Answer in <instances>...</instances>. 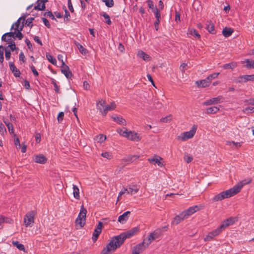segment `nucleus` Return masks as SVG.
<instances>
[{
    "instance_id": "f257e3e1",
    "label": "nucleus",
    "mask_w": 254,
    "mask_h": 254,
    "mask_svg": "<svg viewBox=\"0 0 254 254\" xmlns=\"http://www.w3.org/2000/svg\"><path fill=\"white\" fill-rule=\"evenodd\" d=\"M133 232L128 231L112 238L110 243L102 250L101 254H109L111 251H114L120 247L125 241L133 236Z\"/></svg>"
},
{
    "instance_id": "f03ea898",
    "label": "nucleus",
    "mask_w": 254,
    "mask_h": 254,
    "mask_svg": "<svg viewBox=\"0 0 254 254\" xmlns=\"http://www.w3.org/2000/svg\"><path fill=\"white\" fill-rule=\"evenodd\" d=\"M250 182L251 181H249L248 183H245L243 181L241 182L242 185L241 186L236 185L230 189H229L226 191H223L219 194L215 195L211 199V201L212 202H217L221 201L225 198H229L239 192L241 190V188L243 185L249 184L250 183Z\"/></svg>"
},
{
    "instance_id": "7ed1b4c3",
    "label": "nucleus",
    "mask_w": 254,
    "mask_h": 254,
    "mask_svg": "<svg viewBox=\"0 0 254 254\" xmlns=\"http://www.w3.org/2000/svg\"><path fill=\"white\" fill-rule=\"evenodd\" d=\"M87 210L82 205L81 206L80 212L75 220V223L76 226L79 227V228L83 227L85 224L86 215Z\"/></svg>"
},
{
    "instance_id": "20e7f679",
    "label": "nucleus",
    "mask_w": 254,
    "mask_h": 254,
    "mask_svg": "<svg viewBox=\"0 0 254 254\" xmlns=\"http://www.w3.org/2000/svg\"><path fill=\"white\" fill-rule=\"evenodd\" d=\"M37 212L35 210L30 211L27 212L24 217V224L25 227H32L34 223L35 216Z\"/></svg>"
},
{
    "instance_id": "39448f33",
    "label": "nucleus",
    "mask_w": 254,
    "mask_h": 254,
    "mask_svg": "<svg viewBox=\"0 0 254 254\" xmlns=\"http://www.w3.org/2000/svg\"><path fill=\"white\" fill-rule=\"evenodd\" d=\"M197 126L193 125L191 129L189 131H185L178 136L177 139L182 141H185L192 138L195 133Z\"/></svg>"
},
{
    "instance_id": "423d86ee",
    "label": "nucleus",
    "mask_w": 254,
    "mask_h": 254,
    "mask_svg": "<svg viewBox=\"0 0 254 254\" xmlns=\"http://www.w3.org/2000/svg\"><path fill=\"white\" fill-rule=\"evenodd\" d=\"M162 233V229H157L151 233L148 236L146 245L149 246L153 241L159 238L161 236Z\"/></svg>"
},
{
    "instance_id": "0eeeda50",
    "label": "nucleus",
    "mask_w": 254,
    "mask_h": 254,
    "mask_svg": "<svg viewBox=\"0 0 254 254\" xmlns=\"http://www.w3.org/2000/svg\"><path fill=\"white\" fill-rule=\"evenodd\" d=\"M248 81H254V74L240 76L235 79V82L238 83H245Z\"/></svg>"
},
{
    "instance_id": "6e6552de",
    "label": "nucleus",
    "mask_w": 254,
    "mask_h": 254,
    "mask_svg": "<svg viewBox=\"0 0 254 254\" xmlns=\"http://www.w3.org/2000/svg\"><path fill=\"white\" fill-rule=\"evenodd\" d=\"M148 246L146 245V243L144 240L142 243L138 244L134 247L132 254H139Z\"/></svg>"
},
{
    "instance_id": "1a4fd4ad",
    "label": "nucleus",
    "mask_w": 254,
    "mask_h": 254,
    "mask_svg": "<svg viewBox=\"0 0 254 254\" xmlns=\"http://www.w3.org/2000/svg\"><path fill=\"white\" fill-rule=\"evenodd\" d=\"M163 158L157 155H154L152 158H149L147 161L152 164H157L158 166L162 167L164 166L163 163L161 162Z\"/></svg>"
},
{
    "instance_id": "9d476101",
    "label": "nucleus",
    "mask_w": 254,
    "mask_h": 254,
    "mask_svg": "<svg viewBox=\"0 0 254 254\" xmlns=\"http://www.w3.org/2000/svg\"><path fill=\"white\" fill-rule=\"evenodd\" d=\"M61 61L62 62V65L61 66L62 72L67 78H71L72 75L71 71L70 70L69 67L64 62L63 60H62Z\"/></svg>"
},
{
    "instance_id": "9b49d317",
    "label": "nucleus",
    "mask_w": 254,
    "mask_h": 254,
    "mask_svg": "<svg viewBox=\"0 0 254 254\" xmlns=\"http://www.w3.org/2000/svg\"><path fill=\"white\" fill-rule=\"evenodd\" d=\"M126 138L134 141H139L141 139L140 135L133 131H128L127 135V136H126Z\"/></svg>"
},
{
    "instance_id": "f8f14e48",
    "label": "nucleus",
    "mask_w": 254,
    "mask_h": 254,
    "mask_svg": "<svg viewBox=\"0 0 254 254\" xmlns=\"http://www.w3.org/2000/svg\"><path fill=\"white\" fill-rule=\"evenodd\" d=\"M103 227V223L101 222H99L98 224L97 227L94 231L92 236V240L93 242L97 241L99 236L102 232V228Z\"/></svg>"
},
{
    "instance_id": "ddd939ff",
    "label": "nucleus",
    "mask_w": 254,
    "mask_h": 254,
    "mask_svg": "<svg viewBox=\"0 0 254 254\" xmlns=\"http://www.w3.org/2000/svg\"><path fill=\"white\" fill-rule=\"evenodd\" d=\"M26 17V15H22L19 19L12 25L11 27V30L12 29L14 30H18L19 29V28L20 27V22L22 20V24L24 25V21L25 20V18Z\"/></svg>"
},
{
    "instance_id": "4468645a",
    "label": "nucleus",
    "mask_w": 254,
    "mask_h": 254,
    "mask_svg": "<svg viewBox=\"0 0 254 254\" xmlns=\"http://www.w3.org/2000/svg\"><path fill=\"white\" fill-rule=\"evenodd\" d=\"M199 208L197 205H195L194 206L190 207L187 210L183 211V213L185 215L186 218L188 216L193 214L195 212L199 210Z\"/></svg>"
},
{
    "instance_id": "2eb2a0df",
    "label": "nucleus",
    "mask_w": 254,
    "mask_h": 254,
    "mask_svg": "<svg viewBox=\"0 0 254 254\" xmlns=\"http://www.w3.org/2000/svg\"><path fill=\"white\" fill-rule=\"evenodd\" d=\"M187 218L183 212L180 213L179 215L175 216L173 220L172 221V224L177 225L180 223L185 219Z\"/></svg>"
},
{
    "instance_id": "dca6fc26",
    "label": "nucleus",
    "mask_w": 254,
    "mask_h": 254,
    "mask_svg": "<svg viewBox=\"0 0 254 254\" xmlns=\"http://www.w3.org/2000/svg\"><path fill=\"white\" fill-rule=\"evenodd\" d=\"M48 1V0H37V5L35 6L34 9L38 10H44L46 8L45 3Z\"/></svg>"
},
{
    "instance_id": "f3484780",
    "label": "nucleus",
    "mask_w": 254,
    "mask_h": 254,
    "mask_svg": "<svg viewBox=\"0 0 254 254\" xmlns=\"http://www.w3.org/2000/svg\"><path fill=\"white\" fill-rule=\"evenodd\" d=\"M9 68L14 76L16 77H19L21 73L20 70L15 66L13 63L10 62L9 63Z\"/></svg>"
},
{
    "instance_id": "a211bd4d",
    "label": "nucleus",
    "mask_w": 254,
    "mask_h": 254,
    "mask_svg": "<svg viewBox=\"0 0 254 254\" xmlns=\"http://www.w3.org/2000/svg\"><path fill=\"white\" fill-rule=\"evenodd\" d=\"M116 107V105L114 102H112L110 105H107L105 108L103 109L102 112V115L103 116H106L108 111H112L114 110Z\"/></svg>"
},
{
    "instance_id": "6ab92c4d",
    "label": "nucleus",
    "mask_w": 254,
    "mask_h": 254,
    "mask_svg": "<svg viewBox=\"0 0 254 254\" xmlns=\"http://www.w3.org/2000/svg\"><path fill=\"white\" fill-rule=\"evenodd\" d=\"M130 214L129 211H126L118 217V221L122 223H125L128 219V215Z\"/></svg>"
},
{
    "instance_id": "aec40b11",
    "label": "nucleus",
    "mask_w": 254,
    "mask_h": 254,
    "mask_svg": "<svg viewBox=\"0 0 254 254\" xmlns=\"http://www.w3.org/2000/svg\"><path fill=\"white\" fill-rule=\"evenodd\" d=\"M34 160L35 162L39 164H45L47 162V158L43 154H39L35 156Z\"/></svg>"
},
{
    "instance_id": "412c9836",
    "label": "nucleus",
    "mask_w": 254,
    "mask_h": 254,
    "mask_svg": "<svg viewBox=\"0 0 254 254\" xmlns=\"http://www.w3.org/2000/svg\"><path fill=\"white\" fill-rule=\"evenodd\" d=\"M15 32H10L4 34L1 37V40L5 42H8L11 40V37L14 38Z\"/></svg>"
},
{
    "instance_id": "4be33fe9",
    "label": "nucleus",
    "mask_w": 254,
    "mask_h": 254,
    "mask_svg": "<svg viewBox=\"0 0 254 254\" xmlns=\"http://www.w3.org/2000/svg\"><path fill=\"white\" fill-rule=\"evenodd\" d=\"M234 223V218H229L223 221L222 224H221V228H223V229L225 230V229H226L228 226L233 224Z\"/></svg>"
},
{
    "instance_id": "5701e85b",
    "label": "nucleus",
    "mask_w": 254,
    "mask_h": 254,
    "mask_svg": "<svg viewBox=\"0 0 254 254\" xmlns=\"http://www.w3.org/2000/svg\"><path fill=\"white\" fill-rule=\"evenodd\" d=\"M127 190V193L130 194H134L137 193L139 190V188L137 186H133V187L129 186Z\"/></svg>"
},
{
    "instance_id": "b1692460",
    "label": "nucleus",
    "mask_w": 254,
    "mask_h": 254,
    "mask_svg": "<svg viewBox=\"0 0 254 254\" xmlns=\"http://www.w3.org/2000/svg\"><path fill=\"white\" fill-rule=\"evenodd\" d=\"M113 120L117 122L119 124L123 126H126L127 124L126 121L122 117H118L117 116H113L112 117Z\"/></svg>"
},
{
    "instance_id": "393cba45",
    "label": "nucleus",
    "mask_w": 254,
    "mask_h": 254,
    "mask_svg": "<svg viewBox=\"0 0 254 254\" xmlns=\"http://www.w3.org/2000/svg\"><path fill=\"white\" fill-rule=\"evenodd\" d=\"M234 30L230 27H225L222 30V34L225 37L230 36L233 33Z\"/></svg>"
},
{
    "instance_id": "a878e982",
    "label": "nucleus",
    "mask_w": 254,
    "mask_h": 254,
    "mask_svg": "<svg viewBox=\"0 0 254 254\" xmlns=\"http://www.w3.org/2000/svg\"><path fill=\"white\" fill-rule=\"evenodd\" d=\"M196 84L199 87H206L209 85L210 82L207 80V78L196 81Z\"/></svg>"
},
{
    "instance_id": "bb28decb",
    "label": "nucleus",
    "mask_w": 254,
    "mask_h": 254,
    "mask_svg": "<svg viewBox=\"0 0 254 254\" xmlns=\"http://www.w3.org/2000/svg\"><path fill=\"white\" fill-rule=\"evenodd\" d=\"M137 55L140 58L142 59L144 61H149L150 59V56L142 51H138Z\"/></svg>"
},
{
    "instance_id": "cd10ccee",
    "label": "nucleus",
    "mask_w": 254,
    "mask_h": 254,
    "mask_svg": "<svg viewBox=\"0 0 254 254\" xmlns=\"http://www.w3.org/2000/svg\"><path fill=\"white\" fill-rule=\"evenodd\" d=\"M206 29L208 32L211 34L215 33L214 25L211 21H207Z\"/></svg>"
},
{
    "instance_id": "c85d7f7f",
    "label": "nucleus",
    "mask_w": 254,
    "mask_h": 254,
    "mask_svg": "<svg viewBox=\"0 0 254 254\" xmlns=\"http://www.w3.org/2000/svg\"><path fill=\"white\" fill-rule=\"evenodd\" d=\"M73 194L74 197L76 199H80L79 190L77 186L73 185Z\"/></svg>"
},
{
    "instance_id": "c756f323",
    "label": "nucleus",
    "mask_w": 254,
    "mask_h": 254,
    "mask_svg": "<svg viewBox=\"0 0 254 254\" xmlns=\"http://www.w3.org/2000/svg\"><path fill=\"white\" fill-rule=\"evenodd\" d=\"M219 108L217 107H211L206 109V113L208 114H214L219 111Z\"/></svg>"
},
{
    "instance_id": "7c9ffc66",
    "label": "nucleus",
    "mask_w": 254,
    "mask_h": 254,
    "mask_svg": "<svg viewBox=\"0 0 254 254\" xmlns=\"http://www.w3.org/2000/svg\"><path fill=\"white\" fill-rule=\"evenodd\" d=\"M106 105V101L105 100H101L99 101L97 103V108L98 110L100 111V112L102 114L103 109L102 108H104V109L105 108Z\"/></svg>"
},
{
    "instance_id": "2f4dec72",
    "label": "nucleus",
    "mask_w": 254,
    "mask_h": 254,
    "mask_svg": "<svg viewBox=\"0 0 254 254\" xmlns=\"http://www.w3.org/2000/svg\"><path fill=\"white\" fill-rule=\"evenodd\" d=\"M24 25L22 24L20 26L19 29L15 30L17 31V32H15V34L14 35V38H17L19 40H21L23 37V34L21 33V31L22 30Z\"/></svg>"
},
{
    "instance_id": "473e14b6",
    "label": "nucleus",
    "mask_w": 254,
    "mask_h": 254,
    "mask_svg": "<svg viewBox=\"0 0 254 254\" xmlns=\"http://www.w3.org/2000/svg\"><path fill=\"white\" fill-rule=\"evenodd\" d=\"M213 104L222 103L224 101V98L222 96H218L217 97L211 99Z\"/></svg>"
},
{
    "instance_id": "72a5a7b5",
    "label": "nucleus",
    "mask_w": 254,
    "mask_h": 254,
    "mask_svg": "<svg viewBox=\"0 0 254 254\" xmlns=\"http://www.w3.org/2000/svg\"><path fill=\"white\" fill-rule=\"evenodd\" d=\"M117 131L121 136H123L125 137L127 136L128 130L127 128L125 127H124L123 128H118L117 129Z\"/></svg>"
},
{
    "instance_id": "f704fd0d",
    "label": "nucleus",
    "mask_w": 254,
    "mask_h": 254,
    "mask_svg": "<svg viewBox=\"0 0 254 254\" xmlns=\"http://www.w3.org/2000/svg\"><path fill=\"white\" fill-rule=\"evenodd\" d=\"M12 245L16 247L19 250L25 251V248L23 244L19 243L18 241H12Z\"/></svg>"
},
{
    "instance_id": "c9c22d12",
    "label": "nucleus",
    "mask_w": 254,
    "mask_h": 254,
    "mask_svg": "<svg viewBox=\"0 0 254 254\" xmlns=\"http://www.w3.org/2000/svg\"><path fill=\"white\" fill-rule=\"evenodd\" d=\"M138 155H129L125 158L124 160L128 162H132L139 158Z\"/></svg>"
},
{
    "instance_id": "e433bc0d",
    "label": "nucleus",
    "mask_w": 254,
    "mask_h": 254,
    "mask_svg": "<svg viewBox=\"0 0 254 254\" xmlns=\"http://www.w3.org/2000/svg\"><path fill=\"white\" fill-rule=\"evenodd\" d=\"M51 83L53 84L54 86V90L57 93H60V87L58 85L56 80L53 78H51Z\"/></svg>"
},
{
    "instance_id": "4c0bfd02",
    "label": "nucleus",
    "mask_w": 254,
    "mask_h": 254,
    "mask_svg": "<svg viewBox=\"0 0 254 254\" xmlns=\"http://www.w3.org/2000/svg\"><path fill=\"white\" fill-rule=\"evenodd\" d=\"M100 15L105 18V19L106 20L105 22L107 24L111 25L112 24V22L110 19V17L107 13H106V12H103Z\"/></svg>"
},
{
    "instance_id": "58836bf2",
    "label": "nucleus",
    "mask_w": 254,
    "mask_h": 254,
    "mask_svg": "<svg viewBox=\"0 0 254 254\" xmlns=\"http://www.w3.org/2000/svg\"><path fill=\"white\" fill-rule=\"evenodd\" d=\"M246 62L247 63L246 65V67L247 68H254V61L250 60L249 59L246 60Z\"/></svg>"
},
{
    "instance_id": "ea45409f",
    "label": "nucleus",
    "mask_w": 254,
    "mask_h": 254,
    "mask_svg": "<svg viewBox=\"0 0 254 254\" xmlns=\"http://www.w3.org/2000/svg\"><path fill=\"white\" fill-rule=\"evenodd\" d=\"M7 42L9 44L8 46L6 47L7 48V50L9 48L10 50L13 51L15 50L18 49V48L16 47L15 42L13 41H10Z\"/></svg>"
},
{
    "instance_id": "a19ab883",
    "label": "nucleus",
    "mask_w": 254,
    "mask_h": 254,
    "mask_svg": "<svg viewBox=\"0 0 254 254\" xmlns=\"http://www.w3.org/2000/svg\"><path fill=\"white\" fill-rule=\"evenodd\" d=\"M106 139V136L103 134H101L99 135H97L95 137V139L98 142L102 143Z\"/></svg>"
},
{
    "instance_id": "79ce46f5",
    "label": "nucleus",
    "mask_w": 254,
    "mask_h": 254,
    "mask_svg": "<svg viewBox=\"0 0 254 254\" xmlns=\"http://www.w3.org/2000/svg\"><path fill=\"white\" fill-rule=\"evenodd\" d=\"M189 34L193 36L197 39H199L200 38V34L198 33V32L195 29H191L189 30Z\"/></svg>"
},
{
    "instance_id": "37998d69",
    "label": "nucleus",
    "mask_w": 254,
    "mask_h": 254,
    "mask_svg": "<svg viewBox=\"0 0 254 254\" xmlns=\"http://www.w3.org/2000/svg\"><path fill=\"white\" fill-rule=\"evenodd\" d=\"M46 57L47 60L53 64H56L57 61L52 55L49 54H46Z\"/></svg>"
},
{
    "instance_id": "c03bdc74",
    "label": "nucleus",
    "mask_w": 254,
    "mask_h": 254,
    "mask_svg": "<svg viewBox=\"0 0 254 254\" xmlns=\"http://www.w3.org/2000/svg\"><path fill=\"white\" fill-rule=\"evenodd\" d=\"M237 66L236 63H231L229 64H225L223 65V67L224 69H232Z\"/></svg>"
},
{
    "instance_id": "a18cd8bd",
    "label": "nucleus",
    "mask_w": 254,
    "mask_h": 254,
    "mask_svg": "<svg viewBox=\"0 0 254 254\" xmlns=\"http://www.w3.org/2000/svg\"><path fill=\"white\" fill-rule=\"evenodd\" d=\"M223 230H224L223 229V228H221L220 225L218 228H217L214 231L211 232V233H212L213 235V236L215 237L216 236H218L219 234H220V233Z\"/></svg>"
},
{
    "instance_id": "49530a36",
    "label": "nucleus",
    "mask_w": 254,
    "mask_h": 254,
    "mask_svg": "<svg viewBox=\"0 0 254 254\" xmlns=\"http://www.w3.org/2000/svg\"><path fill=\"white\" fill-rule=\"evenodd\" d=\"M219 74V73H213L207 76V77L206 78L207 80H208V82L211 83L212 80L217 77Z\"/></svg>"
},
{
    "instance_id": "de8ad7c7",
    "label": "nucleus",
    "mask_w": 254,
    "mask_h": 254,
    "mask_svg": "<svg viewBox=\"0 0 254 254\" xmlns=\"http://www.w3.org/2000/svg\"><path fill=\"white\" fill-rule=\"evenodd\" d=\"M102 1L105 2V5L108 7H112L114 5L113 0H102Z\"/></svg>"
},
{
    "instance_id": "09e8293b",
    "label": "nucleus",
    "mask_w": 254,
    "mask_h": 254,
    "mask_svg": "<svg viewBox=\"0 0 254 254\" xmlns=\"http://www.w3.org/2000/svg\"><path fill=\"white\" fill-rule=\"evenodd\" d=\"M79 46L78 49L79 50L81 54L85 55L88 53V50L86 48H84L81 45H79Z\"/></svg>"
},
{
    "instance_id": "8fccbe9b",
    "label": "nucleus",
    "mask_w": 254,
    "mask_h": 254,
    "mask_svg": "<svg viewBox=\"0 0 254 254\" xmlns=\"http://www.w3.org/2000/svg\"><path fill=\"white\" fill-rule=\"evenodd\" d=\"M34 19L33 17H29L26 20L25 24L28 27H32L33 24H32L33 20Z\"/></svg>"
},
{
    "instance_id": "3c124183",
    "label": "nucleus",
    "mask_w": 254,
    "mask_h": 254,
    "mask_svg": "<svg viewBox=\"0 0 254 254\" xmlns=\"http://www.w3.org/2000/svg\"><path fill=\"white\" fill-rule=\"evenodd\" d=\"M153 11L154 13L156 19H160L161 14L156 6H155V9L153 10Z\"/></svg>"
},
{
    "instance_id": "603ef678",
    "label": "nucleus",
    "mask_w": 254,
    "mask_h": 254,
    "mask_svg": "<svg viewBox=\"0 0 254 254\" xmlns=\"http://www.w3.org/2000/svg\"><path fill=\"white\" fill-rule=\"evenodd\" d=\"M101 156L108 159H111L112 157L111 153L109 152H103L101 154Z\"/></svg>"
},
{
    "instance_id": "864d4df0",
    "label": "nucleus",
    "mask_w": 254,
    "mask_h": 254,
    "mask_svg": "<svg viewBox=\"0 0 254 254\" xmlns=\"http://www.w3.org/2000/svg\"><path fill=\"white\" fill-rule=\"evenodd\" d=\"M44 15L45 16L49 17L53 20H56L55 16L53 15V14L52 13V12L51 11H49L45 12L44 13Z\"/></svg>"
},
{
    "instance_id": "5fc2aeb1",
    "label": "nucleus",
    "mask_w": 254,
    "mask_h": 254,
    "mask_svg": "<svg viewBox=\"0 0 254 254\" xmlns=\"http://www.w3.org/2000/svg\"><path fill=\"white\" fill-rule=\"evenodd\" d=\"M214 237V236H213V235L212 233H211V232H210L205 237V238L204 239V240L205 242H206V241H210L212 240L213 239Z\"/></svg>"
},
{
    "instance_id": "6e6d98bb",
    "label": "nucleus",
    "mask_w": 254,
    "mask_h": 254,
    "mask_svg": "<svg viewBox=\"0 0 254 254\" xmlns=\"http://www.w3.org/2000/svg\"><path fill=\"white\" fill-rule=\"evenodd\" d=\"M5 57L6 60H8L11 56V53L9 50H7V48H5Z\"/></svg>"
},
{
    "instance_id": "4d7b16f0",
    "label": "nucleus",
    "mask_w": 254,
    "mask_h": 254,
    "mask_svg": "<svg viewBox=\"0 0 254 254\" xmlns=\"http://www.w3.org/2000/svg\"><path fill=\"white\" fill-rule=\"evenodd\" d=\"M6 132V128L1 123H0V133L3 135Z\"/></svg>"
},
{
    "instance_id": "13d9d810",
    "label": "nucleus",
    "mask_w": 254,
    "mask_h": 254,
    "mask_svg": "<svg viewBox=\"0 0 254 254\" xmlns=\"http://www.w3.org/2000/svg\"><path fill=\"white\" fill-rule=\"evenodd\" d=\"M184 160L188 163L191 162L193 159V158L191 156L185 155L184 157Z\"/></svg>"
},
{
    "instance_id": "bf43d9fd",
    "label": "nucleus",
    "mask_w": 254,
    "mask_h": 254,
    "mask_svg": "<svg viewBox=\"0 0 254 254\" xmlns=\"http://www.w3.org/2000/svg\"><path fill=\"white\" fill-rule=\"evenodd\" d=\"M64 117V113L63 112H60L57 118L58 121L59 123H61L62 122V121L63 120Z\"/></svg>"
},
{
    "instance_id": "052dcab7",
    "label": "nucleus",
    "mask_w": 254,
    "mask_h": 254,
    "mask_svg": "<svg viewBox=\"0 0 254 254\" xmlns=\"http://www.w3.org/2000/svg\"><path fill=\"white\" fill-rule=\"evenodd\" d=\"M19 61L22 62L23 63L25 62L26 58L23 52H21L19 54Z\"/></svg>"
},
{
    "instance_id": "680f3d73",
    "label": "nucleus",
    "mask_w": 254,
    "mask_h": 254,
    "mask_svg": "<svg viewBox=\"0 0 254 254\" xmlns=\"http://www.w3.org/2000/svg\"><path fill=\"white\" fill-rule=\"evenodd\" d=\"M42 20L44 24L47 27H48L49 28H50L51 25H50L49 21L46 18L42 17Z\"/></svg>"
},
{
    "instance_id": "e2e57ef3",
    "label": "nucleus",
    "mask_w": 254,
    "mask_h": 254,
    "mask_svg": "<svg viewBox=\"0 0 254 254\" xmlns=\"http://www.w3.org/2000/svg\"><path fill=\"white\" fill-rule=\"evenodd\" d=\"M7 127L10 133H13L14 129L12 124L10 123H7Z\"/></svg>"
},
{
    "instance_id": "0e129e2a",
    "label": "nucleus",
    "mask_w": 254,
    "mask_h": 254,
    "mask_svg": "<svg viewBox=\"0 0 254 254\" xmlns=\"http://www.w3.org/2000/svg\"><path fill=\"white\" fill-rule=\"evenodd\" d=\"M147 3L150 9H151L152 10H154L153 2L152 0H148Z\"/></svg>"
},
{
    "instance_id": "69168bd1",
    "label": "nucleus",
    "mask_w": 254,
    "mask_h": 254,
    "mask_svg": "<svg viewBox=\"0 0 254 254\" xmlns=\"http://www.w3.org/2000/svg\"><path fill=\"white\" fill-rule=\"evenodd\" d=\"M30 67L31 70H32L33 73L34 74V75L36 76H38L39 73H38V71L36 70L35 66L33 64H32L30 66Z\"/></svg>"
},
{
    "instance_id": "338daca9",
    "label": "nucleus",
    "mask_w": 254,
    "mask_h": 254,
    "mask_svg": "<svg viewBox=\"0 0 254 254\" xmlns=\"http://www.w3.org/2000/svg\"><path fill=\"white\" fill-rule=\"evenodd\" d=\"M171 120L170 116H166V117L162 118L161 119L160 121L163 123H167Z\"/></svg>"
},
{
    "instance_id": "774afa93",
    "label": "nucleus",
    "mask_w": 254,
    "mask_h": 254,
    "mask_svg": "<svg viewBox=\"0 0 254 254\" xmlns=\"http://www.w3.org/2000/svg\"><path fill=\"white\" fill-rule=\"evenodd\" d=\"M243 112L245 113H251L253 112V107H247L243 110Z\"/></svg>"
}]
</instances>
